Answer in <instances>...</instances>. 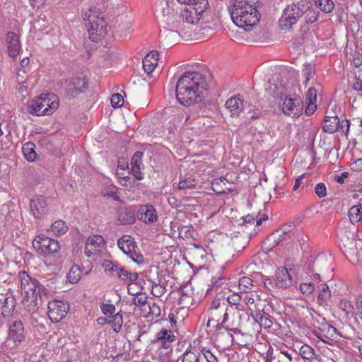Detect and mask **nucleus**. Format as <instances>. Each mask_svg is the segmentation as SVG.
<instances>
[{"instance_id": "obj_55", "label": "nucleus", "mask_w": 362, "mask_h": 362, "mask_svg": "<svg viewBox=\"0 0 362 362\" xmlns=\"http://www.w3.org/2000/svg\"><path fill=\"white\" fill-rule=\"evenodd\" d=\"M100 309L103 313L106 316L112 317L115 312V306L112 304L101 303Z\"/></svg>"}, {"instance_id": "obj_56", "label": "nucleus", "mask_w": 362, "mask_h": 362, "mask_svg": "<svg viewBox=\"0 0 362 362\" xmlns=\"http://www.w3.org/2000/svg\"><path fill=\"white\" fill-rule=\"evenodd\" d=\"M257 216V215L255 216L254 214H248L246 216L243 217V223H240V225L245 226L246 227H248L247 225L255 226Z\"/></svg>"}, {"instance_id": "obj_64", "label": "nucleus", "mask_w": 362, "mask_h": 362, "mask_svg": "<svg viewBox=\"0 0 362 362\" xmlns=\"http://www.w3.org/2000/svg\"><path fill=\"white\" fill-rule=\"evenodd\" d=\"M203 354L207 362H218V358L209 350H204Z\"/></svg>"}, {"instance_id": "obj_40", "label": "nucleus", "mask_w": 362, "mask_h": 362, "mask_svg": "<svg viewBox=\"0 0 362 362\" xmlns=\"http://www.w3.org/2000/svg\"><path fill=\"white\" fill-rule=\"evenodd\" d=\"M128 293L134 297L132 299V304L136 305V306H145L147 303V296L144 293H134V292H131L130 286H128Z\"/></svg>"}, {"instance_id": "obj_45", "label": "nucleus", "mask_w": 362, "mask_h": 362, "mask_svg": "<svg viewBox=\"0 0 362 362\" xmlns=\"http://www.w3.org/2000/svg\"><path fill=\"white\" fill-rule=\"evenodd\" d=\"M118 189L115 185H110L102 190V194L104 197L112 198L114 200L119 201L118 195Z\"/></svg>"}, {"instance_id": "obj_28", "label": "nucleus", "mask_w": 362, "mask_h": 362, "mask_svg": "<svg viewBox=\"0 0 362 362\" xmlns=\"http://www.w3.org/2000/svg\"><path fill=\"white\" fill-rule=\"evenodd\" d=\"M229 182L224 177L215 178L211 182V189L214 192L219 194H226L229 192L233 191L232 187H226L225 185H228Z\"/></svg>"}, {"instance_id": "obj_62", "label": "nucleus", "mask_w": 362, "mask_h": 362, "mask_svg": "<svg viewBox=\"0 0 362 362\" xmlns=\"http://www.w3.org/2000/svg\"><path fill=\"white\" fill-rule=\"evenodd\" d=\"M315 194L320 198L326 196V187L323 183L317 184L315 187Z\"/></svg>"}, {"instance_id": "obj_12", "label": "nucleus", "mask_w": 362, "mask_h": 362, "mask_svg": "<svg viewBox=\"0 0 362 362\" xmlns=\"http://www.w3.org/2000/svg\"><path fill=\"white\" fill-rule=\"evenodd\" d=\"M33 247L41 255L47 256L57 252L59 250L57 240L45 235H39L33 241Z\"/></svg>"}, {"instance_id": "obj_24", "label": "nucleus", "mask_w": 362, "mask_h": 362, "mask_svg": "<svg viewBox=\"0 0 362 362\" xmlns=\"http://www.w3.org/2000/svg\"><path fill=\"white\" fill-rule=\"evenodd\" d=\"M274 284L276 287L281 288H285L291 285L292 279L287 269L281 267L276 270Z\"/></svg>"}, {"instance_id": "obj_11", "label": "nucleus", "mask_w": 362, "mask_h": 362, "mask_svg": "<svg viewBox=\"0 0 362 362\" xmlns=\"http://www.w3.org/2000/svg\"><path fill=\"white\" fill-rule=\"evenodd\" d=\"M25 339V329L21 320L12 322L9 326L6 346L10 349L18 347Z\"/></svg>"}, {"instance_id": "obj_23", "label": "nucleus", "mask_w": 362, "mask_h": 362, "mask_svg": "<svg viewBox=\"0 0 362 362\" xmlns=\"http://www.w3.org/2000/svg\"><path fill=\"white\" fill-rule=\"evenodd\" d=\"M6 42L10 57L15 58L21 50L19 37L14 32L10 31L6 35Z\"/></svg>"}, {"instance_id": "obj_59", "label": "nucleus", "mask_w": 362, "mask_h": 362, "mask_svg": "<svg viewBox=\"0 0 362 362\" xmlns=\"http://www.w3.org/2000/svg\"><path fill=\"white\" fill-rule=\"evenodd\" d=\"M350 127V122L347 119H343L340 121L339 119V129L337 131L341 132L343 134H344L346 136H347V134L349 131Z\"/></svg>"}, {"instance_id": "obj_20", "label": "nucleus", "mask_w": 362, "mask_h": 362, "mask_svg": "<svg viewBox=\"0 0 362 362\" xmlns=\"http://www.w3.org/2000/svg\"><path fill=\"white\" fill-rule=\"evenodd\" d=\"M226 108L230 112L231 117H237L245 109V104L243 103L240 95H235L229 98L225 104Z\"/></svg>"}, {"instance_id": "obj_8", "label": "nucleus", "mask_w": 362, "mask_h": 362, "mask_svg": "<svg viewBox=\"0 0 362 362\" xmlns=\"http://www.w3.org/2000/svg\"><path fill=\"white\" fill-rule=\"evenodd\" d=\"M304 13V6L300 3L288 5L284 10L279 21V26L283 30L291 29L293 25L301 19Z\"/></svg>"}, {"instance_id": "obj_38", "label": "nucleus", "mask_w": 362, "mask_h": 362, "mask_svg": "<svg viewBox=\"0 0 362 362\" xmlns=\"http://www.w3.org/2000/svg\"><path fill=\"white\" fill-rule=\"evenodd\" d=\"M81 270L78 265H73L68 274H67V279L71 284L77 283L81 276Z\"/></svg>"}, {"instance_id": "obj_7", "label": "nucleus", "mask_w": 362, "mask_h": 362, "mask_svg": "<svg viewBox=\"0 0 362 362\" xmlns=\"http://www.w3.org/2000/svg\"><path fill=\"white\" fill-rule=\"evenodd\" d=\"M208 313L209 323L211 321H214L217 322H221V324L223 325L229 321V315L230 314L234 315V308L228 307V305L223 298H215L212 300L208 309Z\"/></svg>"}, {"instance_id": "obj_22", "label": "nucleus", "mask_w": 362, "mask_h": 362, "mask_svg": "<svg viewBox=\"0 0 362 362\" xmlns=\"http://www.w3.org/2000/svg\"><path fill=\"white\" fill-rule=\"evenodd\" d=\"M317 317H313V324L315 327H317L318 329L325 333V336L327 338H335L337 335V330L335 327L328 324L325 318L322 317L320 315H317Z\"/></svg>"}, {"instance_id": "obj_30", "label": "nucleus", "mask_w": 362, "mask_h": 362, "mask_svg": "<svg viewBox=\"0 0 362 362\" xmlns=\"http://www.w3.org/2000/svg\"><path fill=\"white\" fill-rule=\"evenodd\" d=\"M340 247L345 254L354 255L356 252V240L354 238L341 237L340 238Z\"/></svg>"}, {"instance_id": "obj_57", "label": "nucleus", "mask_w": 362, "mask_h": 362, "mask_svg": "<svg viewBox=\"0 0 362 362\" xmlns=\"http://www.w3.org/2000/svg\"><path fill=\"white\" fill-rule=\"evenodd\" d=\"M124 103V99L121 94L115 93L112 95L111 104L115 108L121 107Z\"/></svg>"}, {"instance_id": "obj_33", "label": "nucleus", "mask_w": 362, "mask_h": 362, "mask_svg": "<svg viewBox=\"0 0 362 362\" xmlns=\"http://www.w3.org/2000/svg\"><path fill=\"white\" fill-rule=\"evenodd\" d=\"M67 230L68 226L66 223L62 220H58L52 224L48 231L53 233L57 236H60L65 234Z\"/></svg>"}, {"instance_id": "obj_16", "label": "nucleus", "mask_w": 362, "mask_h": 362, "mask_svg": "<svg viewBox=\"0 0 362 362\" xmlns=\"http://www.w3.org/2000/svg\"><path fill=\"white\" fill-rule=\"evenodd\" d=\"M105 246L104 238L101 235H95L89 237L85 245L84 253L90 257L98 254Z\"/></svg>"}, {"instance_id": "obj_50", "label": "nucleus", "mask_w": 362, "mask_h": 362, "mask_svg": "<svg viewBox=\"0 0 362 362\" xmlns=\"http://www.w3.org/2000/svg\"><path fill=\"white\" fill-rule=\"evenodd\" d=\"M103 267L105 271L109 274V275L112 276H115L117 275V272H118V269L119 267L117 264L110 261H105L103 263Z\"/></svg>"}, {"instance_id": "obj_63", "label": "nucleus", "mask_w": 362, "mask_h": 362, "mask_svg": "<svg viewBox=\"0 0 362 362\" xmlns=\"http://www.w3.org/2000/svg\"><path fill=\"white\" fill-rule=\"evenodd\" d=\"M245 161L247 162L246 165L242 167V169L244 170V172L248 174L255 172L256 167L253 160H245Z\"/></svg>"}, {"instance_id": "obj_26", "label": "nucleus", "mask_w": 362, "mask_h": 362, "mask_svg": "<svg viewBox=\"0 0 362 362\" xmlns=\"http://www.w3.org/2000/svg\"><path fill=\"white\" fill-rule=\"evenodd\" d=\"M158 52L151 51L147 54L143 59V68L146 73L151 74L153 71L158 64Z\"/></svg>"}, {"instance_id": "obj_5", "label": "nucleus", "mask_w": 362, "mask_h": 362, "mask_svg": "<svg viewBox=\"0 0 362 362\" xmlns=\"http://www.w3.org/2000/svg\"><path fill=\"white\" fill-rule=\"evenodd\" d=\"M83 16L91 40L98 41L105 36L107 24L103 18L100 16L98 8L95 7L90 8L86 11Z\"/></svg>"}, {"instance_id": "obj_36", "label": "nucleus", "mask_w": 362, "mask_h": 362, "mask_svg": "<svg viewBox=\"0 0 362 362\" xmlns=\"http://www.w3.org/2000/svg\"><path fill=\"white\" fill-rule=\"evenodd\" d=\"M315 6L325 13L332 12L334 7L332 0H314Z\"/></svg>"}, {"instance_id": "obj_39", "label": "nucleus", "mask_w": 362, "mask_h": 362, "mask_svg": "<svg viewBox=\"0 0 362 362\" xmlns=\"http://www.w3.org/2000/svg\"><path fill=\"white\" fill-rule=\"evenodd\" d=\"M322 288L317 297V301L320 305L327 304V300L331 296V292L327 284H321Z\"/></svg>"}, {"instance_id": "obj_1", "label": "nucleus", "mask_w": 362, "mask_h": 362, "mask_svg": "<svg viewBox=\"0 0 362 362\" xmlns=\"http://www.w3.org/2000/svg\"><path fill=\"white\" fill-rule=\"evenodd\" d=\"M199 12L191 6L185 9L181 6H177L173 1H165L157 14L160 36L168 32L175 37L182 36L192 38L195 35L192 28L201 19L197 14Z\"/></svg>"}, {"instance_id": "obj_52", "label": "nucleus", "mask_w": 362, "mask_h": 362, "mask_svg": "<svg viewBox=\"0 0 362 362\" xmlns=\"http://www.w3.org/2000/svg\"><path fill=\"white\" fill-rule=\"evenodd\" d=\"M147 308L148 309V314H150L151 320L160 316V308L156 303H153L151 304H148Z\"/></svg>"}, {"instance_id": "obj_58", "label": "nucleus", "mask_w": 362, "mask_h": 362, "mask_svg": "<svg viewBox=\"0 0 362 362\" xmlns=\"http://www.w3.org/2000/svg\"><path fill=\"white\" fill-rule=\"evenodd\" d=\"M317 100V90L315 88L311 87L308 89L306 95V103H315Z\"/></svg>"}, {"instance_id": "obj_21", "label": "nucleus", "mask_w": 362, "mask_h": 362, "mask_svg": "<svg viewBox=\"0 0 362 362\" xmlns=\"http://www.w3.org/2000/svg\"><path fill=\"white\" fill-rule=\"evenodd\" d=\"M298 356L293 357V352L276 350L267 356V362H297Z\"/></svg>"}, {"instance_id": "obj_29", "label": "nucleus", "mask_w": 362, "mask_h": 362, "mask_svg": "<svg viewBox=\"0 0 362 362\" xmlns=\"http://www.w3.org/2000/svg\"><path fill=\"white\" fill-rule=\"evenodd\" d=\"M248 244V234L235 233L231 236V245L238 252L244 249Z\"/></svg>"}, {"instance_id": "obj_31", "label": "nucleus", "mask_w": 362, "mask_h": 362, "mask_svg": "<svg viewBox=\"0 0 362 362\" xmlns=\"http://www.w3.org/2000/svg\"><path fill=\"white\" fill-rule=\"evenodd\" d=\"M241 300L242 297L238 292H233L226 298V302L229 305L228 307H233L234 308V311H238L239 318L241 317L239 312L244 309V305L241 303Z\"/></svg>"}, {"instance_id": "obj_53", "label": "nucleus", "mask_w": 362, "mask_h": 362, "mask_svg": "<svg viewBox=\"0 0 362 362\" xmlns=\"http://www.w3.org/2000/svg\"><path fill=\"white\" fill-rule=\"evenodd\" d=\"M339 308L340 310L345 313V315H348L351 313L354 310V307L351 303L346 299L341 300L339 303Z\"/></svg>"}, {"instance_id": "obj_54", "label": "nucleus", "mask_w": 362, "mask_h": 362, "mask_svg": "<svg viewBox=\"0 0 362 362\" xmlns=\"http://www.w3.org/2000/svg\"><path fill=\"white\" fill-rule=\"evenodd\" d=\"M314 74L315 71L311 64L304 65V68L303 69V75L305 78V84L308 83L310 79L313 78Z\"/></svg>"}, {"instance_id": "obj_44", "label": "nucleus", "mask_w": 362, "mask_h": 362, "mask_svg": "<svg viewBox=\"0 0 362 362\" xmlns=\"http://www.w3.org/2000/svg\"><path fill=\"white\" fill-rule=\"evenodd\" d=\"M317 13L313 8H306L304 6V13L303 14V17L301 18L304 23H313L317 20Z\"/></svg>"}, {"instance_id": "obj_14", "label": "nucleus", "mask_w": 362, "mask_h": 362, "mask_svg": "<svg viewBox=\"0 0 362 362\" xmlns=\"http://www.w3.org/2000/svg\"><path fill=\"white\" fill-rule=\"evenodd\" d=\"M47 308V315L50 320L58 322L66 317L69 305L62 300H54L48 303Z\"/></svg>"}, {"instance_id": "obj_41", "label": "nucleus", "mask_w": 362, "mask_h": 362, "mask_svg": "<svg viewBox=\"0 0 362 362\" xmlns=\"http://www.w3.org/2000/svg\"><path fill=\"white\" fill-rule=\"evenodd\" d=\"M35 146L32 142L25 143L22 147V153L25 158H37L35 151Z\"/></svg>"}, {"instance_id": "obj_10", "label": "nucleus", "mask_w": 362, "mask_h": 362, "mask_svg": "<svg viewBox=\"0 0 362 362\" xmlns=\"http://www.w3.org/2000/svg\"><path fill=\"white\" fill-rule=\"evenodd\" d=\"M119 249L138 264L144 263V259L134 239L128 235L122 236L117 240Z\"/></svg>"}, {"instance_id": "obj_37", "label": "nucleus", "mask_w": 362, "mask_h": 362, "mask_svg": "<svg viewBox=\"0 0 362 362\" xmlns=\"http://www.w3.org/2000/svg\"><path fill=\"white\" fill-rule=\"evenodd\" d=\"M200 353L195 349H188L182 356V362H199Z\"/></svg>"}, {"instance_id": "obj_25", "label": "nucleus", "mask_w": 362, "mask_h": 362, "mask_svg": "<svg viewBox=\"0 0 362 362\" xmlns=\"http://www.w3.org/2000/svg\"><path fill=\"white\" fill-rule=\"evenodd\" d=\"M181 4V6L185 9H188V7L191 6L194 8V10L199 11L198 13L199 17L202 18L204 12L208 8L209 2L208 0H177Z\"/></svg>"}, {"instance_id": "obj_34", "label": "nucleus", "mask_w": 362, "mask_h": 362, "mask_svg": "<svg viewBox=\"0 0 362 362\" xmlns=\"http://www.w3.org/2000/svg\"><path fill=\"white\" fill-rule=\"evenodd\" d=\"M255 286L252 280L248 276H243L238 281V289L240 293H249L253 290Z\"/></svg>"}, {"instance_id": "obj_60", "label": "nucleus", "mask_w": 362, "mask_h": 362, "mask_svg": "<svg viewBox=\"0 0 362 362\" xmlns=\"http://www.w3.org/2000/svg\"><path fill=\"white\" fill-rule=\"evenodd\" d=\"M225 279L221 276H215L211 279V289H217L225 284Z\"/></svg>"}, {"instance_id": "obj_49", "label": "nucleus", "mask_w": 362, "mask_h": 362, "mask_svg": "<svg viewBox=\"0 0 362 362\" xmlns=\"http://www.w3.org/2000/svg\"><path fill=\"white\" fill-rule=\"evenodd\" d=\"M255 320L264 328H270L273 325V322L269 316L261 313L256 315Z\"/></svg>"}, {"instance_id": "obj_2", "label": "nucleus", "mask_w": 362, "mask_h": 362, "mask_svg": "<svg viewBox=\"0 0 362 362\" xmlns=\"http://www.w3.org/2000/svg\"><path fill=\"white\" fill-rule=\"evenodd\" d=\"M207 88L208 86L201 73H185L177 82V100L184 105L202 101Z\"/></svg>"}, {"instance_id": "obj_35", "label": "nucleus", "mask_w": 362, "mask_h": 362, "mask_svg": "<svg viewBox=\"0 0 362 362\" xmlns=\"http://www.w3.org/2000/svg\"><path fill=\"white\" fill-rule=\"evenodd\" d=\"M116 277H118L119 279L124 281H135L138 279L137 273H132L129 272L124 267H119L118 269V272H117Z\"/></svg>"}, {"instance_id": "obj_27", "label": "nucleus", "mask_w": 362, "mask_h": 362, "mask_svg": "<svg viewBox=\"0 0 362 362\" xmlns=\"http://www.w3.org/2000/svg\"><path fill=\"white\" fill-rule=\"evenodd\" d=\"M117 220L122 225L132 224L136 221L134 211L125 207L119 208L117 211Z\"/></svg>"}, {"instance_id": "obj_46", "label": "nucleus", "mask_w": 362, "mask_h": 362, "mask_svg": "<svg viewBox=\"0 0 362 362\" xmlns=\"http://www.w3.org/2000/svg\"><path fill=\"white\" fill-rule=\"evenodd\" d=\"M197 185V181L192 177H188L183 180L180 181L178 185V189H194Z\"/></svg>"}, {"instance_id": "obj_3", "label": "nucleus", "mask_w": 362, "mask_h": 362, "mask_svg": "<svg viewBox=\"0 0 362 362\" xmlns=\"http://www.w3.org/2000/svg\"><path fill=\"white\" fill-rule=\"evenodd\" d=\"M230 13L233 22L245 30H250L261 17L256 6L246 0H235Z\"/></svg>"}, {"instance_id": "obj_51", "label": "nucleus", "mask_w": 362, "mask_h": 362, "mask_svg": "<svg viewBox=\"0 0 362 362\" xmlns=\"http://www.w3.org/2000/svg\"><path fill=\"white\" fill-rule=\"evenodd\" d=\"M287 235H283L281 230H276L269 238V240L273 242L275 245H277L281 241L286 240ZM288 237L291 238L290 235Z\"/></svg>"}, {"instance_id": "obj_47", "label": "nucleus", "mask_w": 362, "mask_h": 362, "mask_svg": "<svg viewBox=\"0 0 362 362\" xmlns=\"http://www.w3.org/2000/svg\"><path fill=\"white\" fill-rule=\"evenodd\" d=\"M300 356L305 360H310L315 354V350L308 344H303L301 346L299 350Z\"/></svg>"}, {"instance_id": "obj_61", "label": "nucleus", "mask_w": 362, "mask_h": 362, "mask_svg": "<svg viewBox=\"0 0 362 362\" xmlns=\"http://www.w3.org/2000/svg\"><path fill=\"white\" fill-rule=\"evenodd\" d=\"M300 289L303 294H310L314 291L315 286L313 283H303L300 284Z\"/></svg>"}, {"instance_id": "obj_18", "label": "nucleus", "mask_w": 362, "mask_h": 362, "mask_svg": "<svg viewBox=\"0 0 362 362\" xmlns=\"http://www.w3.org/2000/svg\"><path fill=\"white\" fill-rule=\"evenodd\" d=\"M175 339V335L170 330L162 329L161 331L156 334L155 338L152 340V343L158 344L165 349H170L172 351L170 343Z\"/></svg>"}, {"instance_id": "obj_6", "label": "nucleus", "mask_w": 362, "mask_h": 362, "mask_svg": "<svg viewBox=\"0 0 362 362\" xmlns=\"http://www.w3.org/2000/svg\"><path fill=\"white\" fill-rule=\"evenodd\" d=\"M58 107V97L54 93H47L33 99L28 105V110L37 116L50 115Z\"/></svg>"}, {"instance_id": "obj_32", "label": "nucleus", "mask_w": 362, "mask_h": 362, "mask_svg": "<svg viewBox=\"0 0 362 362\" xmlns=\"http://www.w3.org/2000/svg\"><path fill=\"white\" fill-rule=\"evenodd\" d=\"M323 131L327 133H334L339 129L338 117H327L322 127Z\"/></svg>"}, {"instance_id": "obj_4", "label": "nucleus", "mask_w": 362, "mask_h": 362, "mask_svg": "<svg viewBox=\"0 0 362 362\" xmlns=\"http://www.w3.org/2000/svg\"><path fill=\"white\" fill-rule=\"evenodd\" d=\"M21 281V293L23 296V303L28 312L35 313L41 305L42 297L38 282L33 280L25 272L18 274Z\"/></svg>"}, {"instance_id": "obj_19", "label": "nucleus", "mask_w": 362, "mask_h": 362, "mask_svg": "<svg viewBox=\"0 0 362 362\" xmlns=\"http://www.w3.org/2000/svg\"><path fill=\"white\" fill-rule=\"evenodd\" d=\"M30 211L35 218H41L48 211L45 199L39 196L30 201Z\"/></svg>"}, {"instance_id": "obj_48", "label": "nucleus", "mask_w": 362, "mask_h": 362, "mask_svg": "<svg viewBox=\"0 0 362 362\" xmlns=\"http://www.w3.org/2000/svg\"><path fill=\"white\" fill-rule=\"evenodd\" d=\"M141 160H131V169L133 175L137 180H142L144 178L143 174L140 170V165Z\"/></svg>"}, {"instance_id": "obj_42", "label": "nucleus", "mask_w": 362, "mask_h": 362, "mask_svg": "<svg viewBox=\"0 0 362 362\" xmlns=\"http://www.w3.org/2000/svg\"><path fill=\"white\" fill-rule=\"evenodd\" d=\"M362 208L360 205L353 206L349 211L351 222H358L362 219Z\"/></svg>"}, {"instance_id": "obj_43", "label": "nucleus", "mask_w": 362, "mask_h": 362, "mask_svg": "<svg viewBox=\"0 0 362 362\" xmlns=\"http://www.w3.org/2000/svg\"><path fill=\"white\" fill-rule=\"evenodd\" d=\"M107 323L112 326L115 332H118L123 324L122 315L119 313L113 315L110 320L107 321Z\"/></svg>"}, {"instance_id": "obj_17", "label": "nucleus", "mask_w": 362, "mask_h": 362, "mask_svg": "<svg viewBox=\"0 0 362 362\" xmlns=\"http://www.w3.org/2000/svg\"><path fill=\"white\" fill-rule=\"evenodd\" d=\"M137 216L140 221L146 223H153L158 220L156 209L150 204L141 206Z\"/></svg>"}, {"instance_id": "obj_9", "label": "nucleus", "mask_w": 362, "mask_h": 362, "mask_svg": "<svg viewBox=\"0 0 362 362\" xmlns=\"http://www.w3.org/2000/svg\"><path fill=\"white\" fill-rule=\"evenodd\" d=\"M332 257L329 253H320L317 256H310L307 262V268L315 278H320L319 272H332Z\"/></svg>"}, {"instance_id": "obj_13", "label": "nucleus", "mask_w": 362, "mask_h": 362, "mask_svg": "<svg viewBox=\"0 0 362 362\" xmlns=\"http://www.w3.org/2000/svg\"><path fill=\"white\" fill-rule=\"evenodd\" d=\"M87 85V80L84 77L73 76L65 81L63 87L66 90V97L74 98L83 93Z\"/></svg>"}, {"instance_id": "obj_15", "label": "nucleus", "mask_w": 362, "mask_h": 362, "mask_svg": "<svg viewBox=\"0 0 362 362\" xmlns=\"http://www.w3.org/2000/svg\"><path fill=\"white\" fill-rule=\"evenodd\" d=\"M281 110L284 114L293 117L299 116L303 110V102L300 98H285L283 100Z\"/></svg>"}]
</instances>
